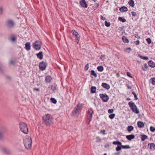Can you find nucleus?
I'll return each instance as SVG.
<instances>
[{
	"instance_id": "f257e3e1",
	"label": "nucleus",
	"mask_w": 155,
	"mask_h": 155,
	"mask_svg": "<svg viewBox=\"0 0 155 155\" xmlns=\"http://www.w3.org/2000/svg\"><path fill=\"white\" fill-rule=\"evenodd\" d=\"M24 143L25 148L28 150L31 149L32 146V140L29 136H26L24 140Z\"/></svg>"
},
{
	"instance_id": "f03ea898",
	"label": "nucleus",
	"mask_w": 155,
	"mask_h": 155,
	"mask_svg": "<svg viewBox=\"0 0 155 155\" xmlns=\"http://www.w3.org/2000/svg\"><path fill=\"white\" fill-rule=\"evenodd\" d=\"M44 123L47 126L50 125L52 122V117L50 114H45L43 117Z\"/></svg>"
},
{
	"instance_id": "7ed1b4c3",
	"label": "nucleus",
	"mask_w": 155,
	"mask_h": 155,
	"mask_svg": "<svg viewBox=\"0 0 155 155\" xmlns=\"http://www.w3.org/2000/svg\"><path fill=\"white\" fill-rule=\"evenodd\" d=\"M128 105L133 112L136 114L139 113V110L137 108L136 105L134 102L132 101L129 102L128 103Z\"/></svg>"
},
{
	"instance_id": "20e7f679",
	"label": "nucleus",
	"mask_w": 155,
	"mask_h": 155,
	"mask_svg": "<svg viewBox=\"0 0 155 155\" xmlns=\"http://www.w3.org/2000/svg\"><path fill=\"white\" fill-rule=\"evenodd\" d=\"M19 128L25 134H27L28 133V130L27 125L23 122L19 123Z\"/></svg>"
},
{
	"instance_id": "39448f33",
	"label": "nucleus",
	"mask_w": 155,
	"mask_h": 155,
	"mask_svg": "<svg viewBox=\"0 0 155 155\" xmlns=\"http://www.w3.org/2000/svg\"><path fill=\"white\" fill-rule=\"evenodd\" d=\"M5 25L8 28H12L13 27L14 23L12 20L9 19L6 21Z\"/></svg>"
},
{
	"instance_id": "423d86ee",
	"label": "nucleus",
	"mask_w": 155,
	"mask_h": 155,
	"mask_svg": "<svg viewBox=\"0 0 155 155\" xmlns=\"http://www.w3.org/2000/svg\"><path fill=\"white\" fill-rule=\"evenodd\" d=\"M99 96L102 101L104 102H107L109 100V97L106 94H100Z\"/></svg>"
},
{
	"instance_id": "0eeeda50",
	"label": "nucleus",
	"mask_w": 155,
	"mask_h": 155,
	"mask_svg": "<svg viewBox=\"0 0 155 155\" xmlns=\"http://www.w3.org/2000/svg\"><path fill=\"white\" fill-rule=\"evenodd\" d=\"M71 32L73 35L75 36L76 40L78 41L77 42V44H78L80 39V36L78 33L74 30H72Z\"/></svg>"
},
{
	"instance_id": "6e6552de",
	"label": "nucleus",
	"mask_w": 155,
	"mask_h": 155,
	"mask_svg": "<svg viewBox=\"0 0 155 155\" xmlns=\"http://www.w3.org/2000/svg\"><path fill=\"white\" fill-rule=\"evenodd\" d=\"M93 113V111L92 108L89 109L88 110V114H89L88 116V120L91 121V119L92 117V114Z\"/></svg>"
},
{
	"instance_id": "1a4fd4ad",
	"label": "nucleus",
	"mask_w": 155,
	"mask_h": 155,
	"mask_svg": "<svg viewBox=\"0 0 155 155\" xmlns=\"http://www.w3.org/2000/svg\"><path fill=\"white\" fill-rule=\"evenodd\" d=\"M33 48L35 50H39V43L38 41H35L32 45Z\"/></svg>"
},
{
	"instance_id": "9d476101",
	"label": "nucleus",
	"mask_w": 155,
	"mask_h": 155,
	"mask_svg": "<svg viewBox=\"0 0 155 155\" xmlns=\"http://www.w3.org/2000/svg\"><path fill=\"white\" fill-rule=\"evenodd\" d=\"M80 4L81 6L84 8H87L88 5L85 0H81L80 2Z\"/></svg>"
},
{
	"instance_id": "9b49d317",
	"label": "nucleus",
	"mask_w": 155,
	"mask_h": 155,
	"mask_svg": "<svg viewBox=\"0 0 155 155\" xmlns=\"http://www.w3.org/2000/svg\"><path fill=\"white\" fill-rule=\"evenodd\" d=\"M80 106L78 105L77 107H75L74 109L72 111V114L73 115H75L76 114L78 113V110L79 109Z\"/></svg>"
},
{
	"instance_id": "f8f14e48",
	"label": "nucleus",
	"mask_w": 155,
	"mask_h": 155,
	"mask_svg": "<svg viewBox=\"0 0 155 155\" xmlns=\"http://www.w3.org/2000/svg\"><path fill=\"white\" fill-rule=\"evenodd\" d=\"M135 136L134 134H130L127 135L126 136V138L127 139L129 140L130 141L132 139L134 138Z\"/></svg>"
},
{
	"instance_id": "ddd939ff",
	"label": "nucleus",
	"mask_w": 155,
	"mask_h": 155,
	"mask_svg": "<svg viewBox=\"0 0 155 155\" xmlns=\"http://www.w3.org/2000/svg\"><path fill=\"white\" fill-rule=\"evenodd\" d=\"M101 86L107 90L109 89L110 88V86L109 85L106 83H103L102 84Z\"/></svg>"
},
{
	"instance_id": "4468645a",
	"label": "nucleus",
	"mask_w": 155,
	"mask_h": 155,
	"mask_svg": "<svg viewBox=\"0 0 155 155\" xmlns=\"http://www.w3.org/2000/svg\"><path fill=\"white\" fill-rule=\"evenodd\" d=\"M47 66L46 63L42 61L39 64V68H46Z\"/></svg>"
},
{
	"instance_id": "2eb2a0df",
	"label": "nucleus",
	"mask_w": 155,
	"mask_h": 155,
	"mask_svg": "<svg viewBox=\"0 0 155 155\" xmlns=\"http://www.w3.org/2000/svg\"><path fill=\"white\" fill-rule=\"evenodd\" d=\"M52 80L51 77L50 75H47L46 76L45 78V81L47 83H50Z\"/></svg>"
},
{
	"instance_id": "dca6fc26",
	"label": "nucleus",
	"mask_w": 155,
	"mask_h": 155,
	"mask_svg": "<svg viewBox=\"0 0 155 155\" xmlns=\"http://www.w3.org/2000/svg\"><path fill=\"white\" fill-rule=\"evenodd\" d=\"M25 48L27 51H29L31 49V44L29 42H26L25 44Z\"/></svg>"
},
{
	"instance_id": "f3484780",
	"label": "nucleus",
	"mask_w": 155,
	"mask_h": 155,
	"mask_svg": "<svg viewBox=\"0 0 155 155\" xmlns=\"http://www.w3.org/2000/svg\"><path fill=\"white\" fill-rule=\"evenodd\" d=\"M137 125L139 128H142L144 127V124L141 121H138L137 122Z\"/></svg>"
},
{
	"instance_id": "a211bd4d",
	"label": "nucleus",
	"mask_w": 155,
	"mask_h": 155,
	"mask_svg": "<svg viewBox=\"0 0 155 155\" xmlns=\"http://www.w3.org/2000/svg\"><path fill=\"white\" fill-rule=\"evenodd\" d=\"M148 64L149 66L151 68H154L155 67V63L152 61H150L148 62Z\"/></svg>"
},
{
	"instance_id": "6ab92c4d",
	"label": "nucleus",
	"mask_w": 155,
	"mask_h": 155,
	"mask_svg": "<svg viewBox=\"0 0 155 155\" xmlns=\"http://www.w3.org/2000/svg\"><path fill=\"white\" fill-rule=\"evenodd\" d=\"M148 146H150V149L154 150H155V144L153 143H149L148 144Z\"/></svg>"
},
{
	"instance_id": "aec40b11",
	"label": "nucleus",
	"mask_w": 155,
	"mask_h": 155,
	"mask_svg": "<svg viewBox=\"0 0 155 155\" xmlns=\"http://www.w3.org/2000/svg\"><path fill=\"white\" fill-rule=\"evenodd\" d=\"M141 141H144L146 139L148 138V136L145 134H142L141 135Z\"/></svg>"
},
{
	"instance_id": "412c9836",
	"label": "nucleus",
	"mask_w": 155,
	"mask_h": 155,
	"mask_svg": "<svg viewBox=\"0 0 155 155\" xmlns=\"http://www.w3.org/2000/svg\"><path fill=\"white\" fill-rule=\"evenodd\" d=\"M96 87L95 86H92L91 88V93L92 94L95 93L96 92Z\"/></svg>"
},
{
	"instance_id": "4be33fe9",
	"label": "nucleus",
	"mask_w": 155,
	"mask_h": 155,
	"mask_svg": "<svg viewBox=\"0 0 155 155\" xmlns=\"http://www.w3.org/2000/svg\"><path fill=\"white\" fill-rule=\"evenodd\" d=\"M120 11L121 12H125L127 11V8L125 6H123L119 9Z\"/></svg>"
},
{
	"instance_id": "5701e85b",
	"label": "nucleus",
	"mask_w": 155,
	"mask_h": 155,
	"mask_svg": "<svg viewBox=\"0 0 155 155\" xmlns=\"http://www.w3.org/2000/svg\"><path fill=\"white\" fill-rule=\"evenodd\" d=\"M122 40L125 43H128L129 42V40L125 36H123L122 37Z\"/></svg>"
},
{
	"instance_id": "b1692460",
	"label": "nucleus",
	"mask_w": 155,
	"mask_h": 155,
	"mask_svg": "<svg viewBox=\"0 0 155 155\" xmlns=\"http://www.w3.org/2000/svg\"><path fill=\"white\" fill-rule=\"evenodd\" d=\"M128 4L130 6L133 7L134 6V2L133 0H130L129 1Z\"/></svg>"
},
{
	"instance_id": "393cba45",
	"label": "nucleus",
	"mask_w": 155,
	"mask_h": 155,
	"mask_svg": "<svg viewBox=\"0 0 155 155\" xmlns=\"http://www.w3.org/2000/svg\"><path fill=\"white\" fill-rule=\"evenodd\" d=\"M134 127L132 126H129L127 128V130L128 132H130L134 130Z\"/></svg>"
},
{
	"instance_id": "a878e982",
	"label": "nucleus",
	"mask_w": 155,
	"mask_h": 155,
	"mask_svg": "<svg viewBox=\"0 0 155 155\" xmlns=\"http://www.w3.org/2000/svg\"><path fill=\"white\" fill-rule=\"evenodd\" d=\"M113 144L114 145H117V146H121L122 145L121 143L118 140L113 141Z\"/></svg>"
},
{
	"instance_id": "bb28decb",
	"label": "nucleus",
	"mask_w": 155,
	"mask_h": 155,
	"mask_svg": "<svg viewBox=\"0 0 155 155\" xmlns=\"http://www.w3.org/2000/svg\"><path fill=\"white\" fill-rule=\"evenodd\" d=\"M90 74L91 75L94 76L95 78H96L97 77V74L94 70H91Z\"/></svg>"
},
{
	"instance_id": "cd10ccee",
	"label": "nucleus",
	"mask_w": 155,
	"mask_h": 155,
	"mask_svg": "<svg viewBox=\"0 0 155 155\" xmlns=\"http://www.w3.org/2000/svg\"><path fill=\"white\" fill-rule=\"evenodd\" d=\"M138 57L141 59H143L144 60H148L149 58L148 57L146 56H142L140 54L138 55Z\"/></svg>"
},
{
	"instance_id": "c85d7f7f",
	"label": "nucleus",
	"mask_w": 155,
	"mask_h": 155,
	"mask_svg": "<svg viewBox=\"0 0 155 155\" xmlns=\"http://www.w3.org/2000/svg\"><path fill=\"white\" fill-rule=\"evenodd\" d=\"M121 146L122 149H129L131 148L130 146L128 145H123L122 144Z\"/></svg>"
},
{
	"instance_id": "c756f323",
	"label": "nucleus",
	"mask_w": 155,
	"mask_h": 155,
	"mask_svg": "<svg viewBox=\"0 0 155 155\" xmlns=\"http://www.w3.org/2000/svg\"><path fill=\"white\" fill-rule=\"evenodd\" d=\"M118 20L122 22H124L126 21V20L125 18L121 17H119Z\"/></svg>"
},
{
	"instance_id": "7c9ffc66",
	"label": "nucleus",
	"mask_w": 155,
	"mask_h": 155,
	"mask_svg": "<svg viewBox=\"0 0 155 155\" xmlns=\"http://www.w3.org/2000/svg\"><path fill=\"white\" fill-rule=\"evenodd\" d=\"M57 87L55 85H52L51 86V90L53 91L54 93L55 92V91L56 90Z\"/></svg>"
},
{
	"instance_id": "2f4dec72",
	"label": "nucleus",
	"mask_w": 155,
	"mask_h": 155,
	"mask_svg": "<svg viewBox=\"0 0 155 155\" xmlns=\"http://www.w3.org/2000/svg\"><path fill=\"white\" fill-rule=\"evenodd\" d=\"M122 148L121 146H117V147L116 148V150L117 151H120Z\"/></svg>"
},
{
	"instance_id": "473e14b6",
	"label": "nucleus",
	"mask_w": 155,
	"mask_h": 155,
	"mask_svg": "<svg viewBox=\"0 0 155 155\" xmlns=\"http://www.w3.org/2000/svg\"><path fill=\"white\" fill-rule=\"evenodd\" d=\"M150 81L151 83L153 85H155V78H152L150 79Z\"/></svg>"
},
{
	"instance_id": "72a5a7b5",
	"label": "nucleus",
	"mask_w": 155,
	"mask_h": 155,
	"mask_svg": "<svg viewBox=\"0 0 155 155\" xmlns=\"http://www.w3.org/2000/svg\"><path fill=\"white\" fill-rule=\"evenodd\" d=\"M105 25L107 27H109L110 26V22H108L107 21H105L104 22Z\"/></svg>"
},
{
	"instance_id": "f704fd0d",
	"label": "nucleus",
	"mask_w": 155,
	"mask_h": 155,
	"mask_svg": "<svg viewBox=\"0 0 155 155\" xmlns=\"http://www.w3.org/2000/svg\"><path fill=\"white\" fill-rule=\"evenodd\" d=\"M3 137V133L2 130H0V140H2Z\"/></svg>"
},
{
	"instance_id": "c9c22d12",
	"label": "nucleus",
	"mask_w": 155,
	"mask_h": 155,
	"mask_svg": "<svg viewBox=\"0 0 155 155\" xmlns=\"http://www.w3.org/2000/svg\"><path fill=\"white\" fill-rule=\"evenodd\" d=\"M51 102L54 104H55L57 103V101L54 98H51Z\"/></svg>"
},
{
	"instance_id": "e433bc0d",
	"label": "nucleus",
	"mask_w": 155,
	"mask_h": 155,
	"mask_svg": "<svg viewBox=\"0 0 155 155\" xmlns=\"http://www.w3.org/2000/svg\"><path fill=\"white\" fill-rule=\"evenodd\" d=\"M43 54L42 51L39 52V59L41 60L43 59Z\"/></svg>"
},
{
	"instance_id": "4c0bfd02",
	"label": "nucleus",
	"mask_w": 155,
	"mask_h": 155,
	"mask_svg": "<svg viewBox=\"0 0 155 155\" xmlns=\"http://www.w3.org/2000/svg\"><path fill=\"white\" fill-rule=\"evenodd\" d=\"M115 116V114H112L109 115V117L110 119H113Z\"/></svg>"
},
{
	"instance_id": "58836bf2",
	"label": "nucleus",
	"mask_w": 155,
	"mask_h": 155,
	"mask_svg": "<svg viewBox=\"0 0 155 155\" xmlns=\"http://www.w3.org/2000/svg\"><path fill=\"white\" fill-rule=\"evenodd\" d=\"M132 94L134 95V100L136 101L138 99V98L137 97V95L135 93L134 91L132 92Z\"/></svg>"
},
{
	"instance_id": "ea45409f",
	"label": "nucleus",
	"mask_w": 155,
	"mask_h": 155,
	"mask_svg": "<svg viewBox=\"0 0 155 155\" xmlns=\"http://www.w3.org/2000/svg\"><path fill=\"white\" fill-rule=\"evenodd\" d=\"M100 59L102 61L104 60L105 59V55H101Z\"/></svg>"
},
{
	"instance_id": "a19ab883",
	"label": "nucleus",
	"mask_w": 155,
	"mask_h": 155,
	"mask_svg": "<svg viewBox=\"0 0 155 155\" xmlns=\"http://www.w3.org/2000/svg\"><path fill=\"white\" fill-rule=\"evenodd\" d=\"M150 130L152 132H154L155 131V127L151 126L150 127Z\"/></svg>"
},
{
	"instance_id": "79ce46f5",
	"label": "nucleus",
	"mask_w": 155,
	"mask_h": 155,
	"mask_svg": "<svg viewBox=\"0 0 155 155\" xmlns=\"http://www.w3.org/2000/svg\"><path fill=\"white\" fill-rule=\"evenodd\" d=\"M131 50V49L130 48H126L125 49V51L127 53H129Z\"/></svg>"
},
{
	"instance_id": "37998d69",
	"label": "nucleus",
	"mask_w": 155,
	"mask_h": 155,
	"mask_svg": "<svg viewBox=\"0 0 155 155\" xmlns=\"http://www.w3.org/2000/svg\"><path fill=\"white\" fill-rule=\"evenodd\" d=\"M146 41L149 44H150L151 42V40L149 38H148L146 39Z\"/></svg>"
},
{
	"instance_id": "c03bdc74",
	"label": "nucleus",
	"mask_w": 155,
	"mask_h": 155,
	"mask_svg": "<svg viewBox=\"0 0 155 155\" xmlns=\"http://www.w3.org/2000/svg\"><path fill=\"white\" fill-rule=\"evenodd\" d=\"M96 138L97 139V140H96V142L99 143L101 142V139L99 137H97Z\"/></svg>"
},
{
	"instance_id": "a18cd8bd",
	"label": "nucleus",
	"mask_w": 155,
	"mask_h": 155,
	"mask_svg": "<svg viewBox=\"0 0 155 155\" xmlns=\"http://www.w3.org/2000/svg\"><path fill=\"white\" fill-rule=\"evenodd\" d=\"M114 111V110L113 109H109L108 110V112L109 114H111L113 113Z\"/></svg>"
},
{
	"instance_id": "49530a36",
	"label": "nucleus",
	"mask_w": 155,
	"mask_h": 155,
	"mask_svg": "<svg viewBox=\"0 0 155 155\" xmlns=\"http://www.w3.org/2000/svg\"><path fill=\"white\" fill-rule=\"evenodd\" d=\"M127 75L128 77H129L130 78H133L132 76L131 75V74L130 72H127Z\"/></svg>"
},
{
	"instance_id": "de8ad7c7",
	"label": "nucleus",
	"mask_w": 155,
	"mask_h": 155,
	"mask_svg": "<svg viewBox=\"0 0 155 155\" xmlns=\"http://www.w3.org/2000/svg\"><path fill=\"white\" fill-rule=\"evenodd\" d=\"M131 14L134 17H135L137 15L136 13L134 12H131Z\"/></svg>"
},
{
	"instance_id": "09e8293b",
	"label": "nucleus",
	"mask_w": 155,
	"mask_h": 155,
	"mask_svg": "<svg viewBox=\"0 0 155 155\" xmlns=\"http://www.w3.org/2000/svg\"><path fill=\"white\" fill-rule=\"evenodd\" d=\"M134 43L136 45H138L140 44V41L139 40H137L135 41Z\"/></svg>"
},
{
	"instance_id": "8fccbe9b",
	"label": "nucleus",
	"mask_w": 155,
	"mask_h": 155,
	"mask_svg": "<svg viewBox=\"0 0 155 155\" xmlns=\"http://www.w3.org/2000/svg\"><path fill=\"white\" fill-rule=\"evenodd\" d=\"M105 130H101L100 131V133L102 134H103L104 135L105 134Z\"/></svg>"
},
{
	"instance_id": "3c124183",
	"label": "nucleus",
	"mask_w": 155,
	"mask_h": 155,
	"mask_svg": "<svg viewBox=\"0 0 155 155\" xmlns=\"http://www.w3.org/2000/svg\"><path fill=\"white\" fill-rule=\"evenodd\" d=\"M11 40L14 42L15 41L16 39L14 37H12L11 38Z\"/></svg>"
},
{
	"instance_id": "603ef678",
	"label": "nucleus",
	"mask_w": 155,
	"mask_h": 155,
	"mask_svg": "<svg viewBox=\"0 0 155 155\" xmlns=\"http://www.w3.org/2000/svg\"><path fill=\"white\" fill-rule=\"evenodd\" d=\"M135 37L137 38H140V36H139L138 34H136L135 35Z\"/></svg>"
},
{
	"instance_id": "864d4df0",
	"label": "nucleus",
	"mask_w": 155,
	"mask_h": 155,
	"mask_svg": "<svg viewBox=\"0 0 155 155\" xmlns=\"http://www.w3.org/2000/svg\"><path fill=\"white\" fill-rule=\"evenodd\" d=\"M98 71L102 72L104 70V68H97Z\"/></svg>"
},
{
	"instance_id": "5fc2aeb1",
	"label": "nucleus",
	"mask_w": 155,
	"mask_h": 155,
	"mask_svg": "<svg viewBox=\"0 0 155 155\" xmlns=\"http://www.w3.org/2000/svg\"><path fill=\"white\" fill-rule=\"evenodd\" d=\"M100 18H101V20H103V21H104L105 19V18H104V17L102 16V15H101L100 16Z\"/></svg>"
},
{
	"instance_id": "6e6d98bb",
	"label": "nucleus",
	"mask_w": 155,
	"mask_h": 155,
	"mask_svg": "<svg viewBox=\"0 0 155 155\" xmlns=\"http://www.w3.org/2000/svg\"><path fill=\"white\" fill-rule=\"evenodd\" d=\"M126 86H127V88H128V89H131V86H130L129 85H128V84H127L126 85Z\"/></svg>"
},
{
	"instance_id": "4d7b16f0",
	"label": "nucleus",
	"mask_w": 155,
	"mask_h": 155,
	"mask_svg": "<svg viewBox=\"0 0 155 155\" xmlns=\"http://www.w3.org/2000/svg\"><path fill=\"white\" fill-rule=\"evenodd\" d=\"M120 154V152H117L114 153V155H119Z\"/></svg>"
},
{
	"instance_id": "13d9d810",
	"label": "nucleus",
	"mask_w": 155,
	"mask_h": 155,
	"mask_svg": "<svg viewBox=\"0 0 155 155\" xmlns=\"http://www.w3.org/2000/svg\"><path fill=\"white\" fill-rule=\"evenodd\" d=\"M14 64V62L12 60H10V64Z\"/></svg>"
},
{
	"instance_id": "bf43d9fd",
	"label": "nucleus",
	"mask_w": 155,
	"mask_h": 155,
	"mask_svg": "<svg viewBox=\"0 0 155 155\" xmlns=\"http://www.w3.org/2000/svg\"><path fill=\"white\" fill-rule=\"evenodd\" d=\"M6 78L8 80H11V78L9 76H6Z\"/></svg>"
},
{
	"instance_id": "052dcab7",
	"label": "nucleus",
	"mask_w": 155,
	"mask_h": 155,
	"mask_svg": "<svg viewBox=\"0 0 155 155\" xmlns=\"http://www.w3.org/2000/svg\"><path fill=\"white\" fill-rule=\"evenodd\" d=\"M3 10V8L2 7H0V11L1 12V14H2V12Z\"/></svg>"
},
{
	"instance_id": "680f3d73",
	"label": "nucleus",
	"mask_w": 155,
	"mask_h": 155,
	"mask_svg": "<svg viewBox=\"0 0 155 155\" xmlns=\"http://www.w3.org/2000/svg\"><path fill=\"white\" fill-rule=\"evenodd\" d=\"M34 91H39V88H34Z\"/></svg>"
},
{
	"instance_id": "e2e57ef3",
	"label": "nucleus",
	"mask_w": 155,
	"mask_h": 155,
	"mask_svg": "<svg viewBox=\"0 0 155 155\" xmlns=\"http://www.w3.org/2000/svg\"><path fill=\"white\" fill-rule=\"evenodd\" d=\"M88 64H87L85 66L84 68H88Z\"/></svg>"
},
{
	"instance_id": "0e129e2a",
	"label": "nucleus",
	"mask_w": 155,
	"mask_h": 155,
	"mask_svg": "<svg viewBox=\"0 0 155 155\" xmlns=\"http://www.w3.org/2000/svg\"><path fill=\"white\" fill-rule=\"evenodd\" d=\"M91 121H90V120H88L87 119V124H89L90 123V122Z\"/></svg>"
},
{
	"instance_id": "69168bd1",
	"label": "nucleus",
	"mask_w": 155,
	"mask_h": 155,
	"mask_svg": "<svg viewBox=\"0 0 155 155\" xmlns=\"http://www.w3.org/2000/svg\"><path fill=\"white\" fill-rule=\"evenodd\" d=\"M142 70L144 71H146L147 70V68H142Z\"/></svg>"
},
{
	"instance_id": "338daca9",
	"label": "nucleus",
	"mask_w": 155,
	"mask_h": 155,
	"mask_svg": "<svg viewBox=\"0 0 155 155\" xmlns=\"http://www.w3.org/2000/svg\"><path fill=\"white\" fill-rule=\"evenodd\" d=\"M116 75L118 77H120V74H119V73H117Z\"/></svg>"
},
{
	"instance_id": "774afa93",
	"label": "nucleus",
	"mask_w": 155,
	"mask_h": 155,
	"mask_svg": "<svg viewBox=\"0 0 155 155\" xmlns=\"http://www.w3.org/2000/svg\"><path fill=\"white\" fill-rule=\"evenodd\" d=\"M126 100L127 101H130V100H131V99H130L129 98H127Z\"/></svg>"
}]
</instances>
